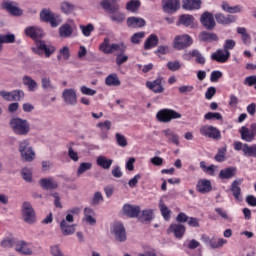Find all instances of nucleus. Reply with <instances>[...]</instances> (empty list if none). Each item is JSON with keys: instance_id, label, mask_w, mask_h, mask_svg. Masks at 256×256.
Listing matches in <instances>:
<instances>
[{"instance_id": "obj_47", "label": "nucleus", "mask_w": 256, "mask_h": 256, "mask_svg": "<svg viewBox=\"0 0 256 256\" xmlns=\"http://www.w3.org/2000/svg\"><path fill=\"white\" fill-rule=\"evenodd\" d=\"M204 119L207 121H221L223 116L219 112H208L205 114Z\"/></svg>"}, {"instance_id": "obj_31", "label": "nucleus", "mask_w": 256, "mask_h": 256, "mask_svg": "<svg viewBox=\"0 0 256 256\" xmlns=\"http://www.w3.org/2000/svg\"><path fill=\"white\" fill-rule=\"evenodd\" d=\"M159 45V37L155 34H151L144 43L145 51H149V49H153V47H157Z\"/></svg>"}, {"instance_id": "obj_24", "label": "nucleus", "mask_w": 256, "mask_h": 256, "mask_svg": "<svg viewBox=\"0 0 256 256\" xmlns=\"http://www.w3.org/2000/svg\"><path fill=\"white\" fill-rule=\"evenodd\" d=\"M237 175V167L230 166L228 168H224L220 170L219 172V179L222 180H228V179H233Z\"/></svg>"}, {"instance_id": "obj_6", "label": "nucleus", "mask_w": 256, "mask_h": 256, "mask_svg": "<svg viewBox=\"0 0 256 256\" xmlns=\"http://www.w3.org/2000/svg\"><path fill=\"white\" fill-rule=\"evenodd\" d=\"M200 23L206 31H213L215 27H217V22H215V16H213V13L206 11L202 13L200 16Z\"/></svg>"}, {"instance_id": "obj_36", "label": "nucleus", "mask_w": 256, "mask_h": 256, "mask_svg": "<svg viewBox=\"0 0 256 256\" xmlns=\"http://www.w3.org/2000/svg\"><path fill=\"white\" fill-rule=\"evenodd\" d=\"M65 101L69 103V105H75L77 103V93L75 92V90H65Z\"/></svg>"}, {"instance_id": "obj_53", "label": "nucleus", "mask_w": 256, "mask_h": 256, "mask_svg": "<svg viewBox=\"0 0 256 256\" xmlns=\"http://www.w3.org/2000/svg\"><path fill=\"white\" fill-rule=\"evenodd\" d=\"M0 41L2 42V45L4 43H15V34H0Z\"/></svg>"}, {"instance_id": "obj_29", "label": "nucleus", "mask_w": 256, "mask_h": 256, "mask_svg": "<svg viewBox=\"0 0 256 256\" xmlns=\"http://www.w3.org/2000/svg\"><path fill=\"white\" fill-rule=\"evenodd\" d=\"M158 207H159V210H160V213H161L163 219L165 221H170L171 220V211H170L169 207H167V205L165 204L163 199L159 200Z\"/></svg>"}, {"instance_id": "obj_40", "label": "nucleus", "mask_w": 256, "mask_h": 256, "mask_svg": "<svg viewBox=\"0 0 256 256\" xmlns=\"http://www.w3.org/2000/svg\"><path fill=\"white\" fill-rule=\"evenodd\" d=\"M237 33H238V35H241V39H242V42L244 43V45H247V43H249V41H251V36L249 35V33H247V28L238 27Z\"/></svg>"}, {"instance_id": "obj_22", "label": "nucleus", "mask_w": 256, "mask_h": 256, "mask_svg": "<svg viewBox=\"0 0 256 256\" xmlns=\"http://www.w3.org/2000/svg\"><path fill=\"white\" fill-rule=\"evenodd\" d=\"M241 183H243V179H236L232 182L230 187V191L236 201H243V198L241 197Z\"/></svg>"}, {"instance_id": "obj_8", "label": "nucleus", "mask_w": 256, "mask_h": 256, "mask_svg": "<svg viewBox=\"0 0 256 256\" xmlns=\"http://www.w3.org/2000/svg\"><path fill=\"white\" fill-rule=\"evenodd\" d=\"M112 235H114L116 241H119V243H125L127 241V231L123 223L116 222L113 224Z\"/></svg>"}, {"instance_id": "obj_42", "label": "nucleus", "mask_w": 256, "mask_h": 256, "mask_svg": "<svg viewBox=\"0 0 256 256\" xmlns=\"http://www.w3.org/2000/svg\"><path fill=\"white\" fill-rule=\"evenodd\" d=\"M22 81L23 84L26 85V87H28L29 91H35V89H37V82L33 80V78L29 76H24Z\"/></svg>"}, {"instance_id": "obj_43", "label": "nucleus", "mask_w": 256, "mask_h": 256, "mask_svg": "<svg viewBox=\"0 0 256 256\" xmlns=\"http://www.w3.org/2000/svg\"><path fill=\"white\" fill-rule=\"evenodd\" d=\"M200 168L207 175H211V176L215 175V165H213V164L210 166H207V163L205 161H201Z\"/></svg>"}, {"instance_id": "obj_28", "label": "nucleus", "mask_w": 256, "mask_h": 256, "mask_svg": "<svg viewBox=\"0 0 256 256\" xmlns=\"http://www.w3.org/2000/svg\"><path fill=\"white\" fill-rule=\"evenodd\" d=\"M40 186L42 187V189L49 191L50 189H57L58 184L57 182H55V180L53 178H42L39 181Z\"/></svg>"}, {"instance_id": "obj_12", "label": "nucleus", "mask_w": 256, "mask_h": 256, "mask_svg": "<svg viewBox=\"0 0 256 256\" xmlns=\"http://www.w3.org/2000/svg\"><path fill=\"white\" fill-rule=\"evenodd\" d=\"M34 53L37 55H43L45 53L46 57H51L55 53V47L45 44L43 41L36 42V48H33Z\"/></svg>"}, {"instance_id": "obj_10", "label": "nucleus", "mask_w": 256, "mask_h": 256, "mask_svg": "<svg viewBox=\"0 0 256 256\" xmlns=\"http://www.w3.org/2000/svg\"><path fill=\"white\" fill-rule=\"evenodd\" d=\"M1 7L2 9H4V11H7V13L12 15L13 17H21V15H23V10L17 7V3L13 1L4 0L1 3Z\"/></svg>"}, {"instance_id": "obj_37", "label": "nucleus", "mask_w": 256, "mask_h": 256, "mask_svg": "<svg viewBox=\"0 0 256 256\" xmlns=\"http://www.w3.org/2000/svg\"><path fill=\"white\" fill-rule=\"evenodd\" d=\"M140 7L141 1L139 0H130L126 3V9L130 11V13H136V11H139Z\"/></svg>"}, {"instance_id": "obj_32", "label": "nucleus", "mask_w": 256, "mask_h": 256, "mask_svg": "<svg viewBox=\"0 0 256 256\" xmlns=\"http://www.w3.org/2000/svg\"><path fill=\"white\" fill-rule=\"evenodd\" d=\"M183 9L193 11V9H201V0H183Z\"/></svg>"}, {"instance_id": "obj_1", "label": "nucleus", "mask_w": 256, "mask_h": 256, "mask_svg": "<svg viewBox=\"0 0 256 256\" xmlns=\"http://www.w3.org/2000/svg\"><path fill=\"white\" fill-rule=\"evenodd\" d=\"M100 5L106 13H110V19L116 23L125 21V14L119 12V4L116 0H102Z\"/></svg>"}, {"instance_id": "obj_44", "label": "nucleus", "mask_w": 256, "mask_h": 256, "mask_svg": "<svg viewBox=\"0 0 256 256\" xmlns=\"http://www.w3.org/2000/svg\"><path fill=\"white\" fill-rule=\"evenodd\" d=\"M191 57H195V61L196 63H198V65H205V57H203V55L201 54V52H199V50H192L190 52Z\"/></svg>"}, {"instance_id": "obj_4", "label": "nucleus", "mask_w": 256, "mask_h": 256, "mask_svg": "<svg viewBox=\"0 0 256 256\" xmlns=\"http://www.w3.org/2000/svg\"><path fill=\"white\" fill-rule=\"evenodd\" d=\"M200 135L207 137L208 139H213V141H221V130L217 129L215 126L203 125L199 129Z\"/></svg>"}, {"instance_id": "obj_38", "label": "nucleus", "mask_w": 256, "mask_h": 256, "mask_svg": "<svg viewBox=\"0 0 256 256\" xmlns=\"http://www.w3.org/2000/svg\"><path fill=\"white\" fill-rule=\"evenodd\" d=\"M243 155L245 157H256V144L249 146V144L245 143L243 148Z\"/></svg>"}, {"instance_id": "obj_11", "label": "nucleus", "mask_w": 256, "mask_h": 256, "mask_svg": "<svg viewBox=\"0 0 256 256\" xmlns=\"http://www.w3.org/2000/svg\"><path fill=\"white\" fill-rule=\"evenodd\" d=\"M165 83V79L161 76H159L157 79L153 81H147L146 87L150 89L153 93H164L165 87L163 84Z\"/></svg>"}, {"instance_id": "obj_52", "label": "nucleus", "mask_w": 256, "mask_h": 256, "mask_svg": "<svg viewBox=\"0 0 256 256\" xmlns=\"http://www.w3.org/2000/svg\"><path fill=\"white\" fill-rule=\"evenodd\" d=\"M144 38H145V32H137L132 35L131 43L133 45H139V43H141L142 39Z\"/></svg>"}, {"instance_id": "obj_45", "label": "nucleus", "mask_w": 256, "mask_h": 256, "mask_svg": "<svg viewBox=\"0 0 256 256\" xmlns=\"http://www.w3.org/2000/svg\"><path fill=\"white\" fill-rule=\"evenodd\" d=\"M110 47L111 44L109 38H104V41L100 44L99 49L102 51V53H105V55H111Z\"/></svg>"}, {"instance_id": "obj_49", "label": "nucleus", "mask_w": 256, "mask_h": 256, "mask_svg": "<svg viewBox=\"0 0 256 256\" xmlns=\"http://www.w3.org/2000/svg\"><path fill=\"white\" fill-rule=\"evenodd\" d=\"M80 29L82 31V34L84 37H91V33L95 31V26L93 24H88V25H80Z\"/></svg>"}, {"instance_id": "obj_54", "label": "nucleus", "mask_w": 256, "mask_h": 256, "mask_svg": "<svg viewBox=\"0 0 256 256\" xmlns=\"http://www.w3.org/2000/svg\"><path fill=\"white\" fill-rule=\"evenodd\" d=\"M115 139H116V143L119 147H127L128 143H127V138L125 137V135L116 133Z\"/></svg>"}, {"instance_id": "obj_35", "label": "nucleus", "mask_w": 256, "mask_h": 256, "mask_svg": "<svg viewBox=\"0 0 256 256\" xmlns=\"http://www.w3.org/2000/svg\"><path fill=\"white\" fill-rule=\"evenodd\" d=\"M96 163L102 169H111V165H113V159H107L105 156H98Z\"/></svg>"}, {"instance_id": "obj_5", "label": "nucleus", "mask_w": 256, "mask_h": 256, "mask_svg": "<svg viewBox=\"0 0 256 256\" xmlns=\"http://www.w3.org/2000/svg\"><path fill=\"white\" fill-rule=\"evenodd\" d=\"M191 45H193V38L188 34L178 35L173 41V47L178 51H183V49H187V47H191Z\"/></svg>"}, {"instance_id": "obj_63", "label": "nucleus", "mask_w": 256, "mask_h": 256, "mask_svg": "<svg viewBox=\"0 0 256 256\" xmlns=\"http://www.w3.org/2000/svg\"><path fill=\"white\" fill-rule=\"evenodd\" d=\"M244 85H248V87H253V85H256V76H248L244 80Z\"/></svg>"}, {"instance_id": "obj_62", "label": "nucleus", "mask_w": 256, "mask_h": 256, "mask_svg": "<svg viewBox=\"0 0 256 256\" xmlns=\"http://www.w3.org/2000/svg\"><path fill=\"white\" fill-rule=\"evenodd\" d=\"M142 217H144V220H146V221H152L153 220V209L143 210Z\"/></svg>"}, {"instance_id": "obj_23", "label": "nucleus", "mask_w": 256, "mask_h": 256, "mask_svg": "<svg viewBox=\"0 0 256 256\" xmlns=\"http://www.w3.org/2000/svg\"><path fill=\"white\" fill-rule=\"evenodd\" d=\"M198 39L202 43H213L219 41V36L213 32L202 31L199 33Z\"/></svg>"}, {"instance_id": "obj_13", "label": "nucleus", "mask_w": 256, "mask_h": 256, "mask_svg": "<svg viewBox=\"0 0 256 256\" xmlns=\"http://www.w3.org/2000/svg\"><path fill=\"white\" fill-rule=\"evenodd\" d=\"M186 231L187 228H185V225L173 223L168 227L167 234L171 235L173 233L176 239H183Z\"/></svg>"}, {"instance_id": "obj_60", "label": "nucleus", "mask_w": 256, "mask_h": 256, "mask_svg": "<svg viewBox=\"0 0 256 256\" xmlns=\"http://www.w3.org/2000/svg\"><path fill=\"white\" fill-rule=\"evenodd\" d=\"M167 68L170 71H179L181 69V63H179V61H169L167 63Z\"/></svg>"}, {"instance_id": "obj_39", "label": "nucleus", "mask_w": 256, "mask_h": 256, "mask_svg": "<svg viewBox=\"0 0 256 256\" xmlns=\"http://www.w3.org/2000/svg\"><path fill=\"white\" fill-rule=\"evenodd\" d=\"M222 9L226 13H241V11H242L241 6H239V5L230 6L229 3H227V2L222 3Z\"/></svg>"}, {"instance_id": "obj_61", "label": "nucleus", "mask_w": 256, "mask_h": 256, "mask_svg": "<svg viewBox=\"0 0 256 256\" xmlns=\"http://www.w3.org/2000/svg\"><path fill=\"white\" fill-rule=\"evenodd\" d=\"M77 27L75 24H65V37H71L73 31H76Z\"/></svg>"}, {"instance_id": "obj_55", "label": "nucleus", "mask_w": 256, "mask_h": 256, "mask_svg": "<svg viewBox=\"0 0 256 256\" xmlns=\"http://www.w3.org/2000/svg\"><path fill=\"white\" fill-rule=\"evenodd\" d=\"M91 167H93V164H91L89 162L81 163L77 170V175H83V173H85V171H89V169H91Z\"/></svg>"}, {"instance_id": "obj_56", "label": "nucleus", "mask_w": 256, "mask_h": 256, "mask_svg": "<svg viewBox=\"0 0 256 256\" xmlns=\"http://www.w3.org/2000/svg\"><path fill=\"white\" fill-rule=\"evenodd\" d=\"M74 215H79V208H72L70 210L67 211V215H66V221L68 223H73V217Z\"/></svg>"}, {"instance_id": "obj_9", "label": "nucleus", "mask_w": 256, "mask_h": 256, "mask_svg": "<svg viewBox=\"0 0 256 256\" xmlns=\"http://www.w3.org/2000/svg\"><path fill=\"white\" fill-rule=\"evenodd\" d=\"M19 151L24 161L31 162L35 159V152L33 151V148L29 146V141L23 140L22 142H20Z\"/></svg>"}, {"instance_id": "obj_41", "label": "nucleus", "mask_w": 256, "mask_h": 256, "mask_svg": "<svg viewBox=\"0 0 256 256\" xmlns=\"http://www.w3.org/2000/svg\"><path fill=\"white\" fill-rule=\"evenodd\" d=\"M223 245H227V240L223 238L212 237V242L210 244L211 249H221Z\"/></svg>"}, {"instance_id": "obj_50", "label": "nucleus", "mask_w": 256, "mask_h": 256, "mask_svg": "<svg viewBox=\"0 0 256 256\" xmlns=\"http://www.w3.org/2000/svg\"><path fill=\"white\" fill-rule=\"evenodd\" d=\"M16 244H17V240H15L13 236L5 238L1 242L2 247H4L5 249H11V247H13L14 245L16 246Z\"/></svg>"}, {"instance_id": "obj_51", "label": "nucleus", "mask_w": 256, "mask_h": 256, "mask_svg": "<svg viewBox=\"0 0 256 256\" xmlns=\"http://www.w3.org/2000/svg\"><path fill=\"white\" fill-rule=\"evenodd\" d=\"M21 174L26 183H31V181H33V172H31V169L23 168Z\"/></svg>"}, {"instance_id": "obj_2", "label": "nucleus", "mask_w": 256, "mask_h": 256, "mask_svg": "<svg viewBox=\"0 0 256 256\" xmlns=\"http://www.w3.org/2000/svg\"><path fill=\"white\" fill-rule=\"evenodd\" d=\"M181 117V113L169 108L161 109L156 114V119L159 123H171L173 119H181Z\"/></svg>"}, {"instance_id": "obj_17", "label": "nucleus", "mask_w": 256, "mask_h": 256, "mask_svg": "<svg viewBox=\"0 0 256 256\" xmlns=\"http://www.w3.org/2000/svg\"><path fill=\"white\" fill-rule=\"evenodd\" d=\"M122 211L126 217H129V219H135L139 217V213H141V207L131 204H124Z\"/></svg>"}, {"instance_id": "obj_16", "label": "nucleus", "mask_w": 256, "mask_h": 256, "mask_svg": "<svg viewBox=\"0 0 256 256\" xmlns=\"http://www.w3.org/2000/svg\"><path fill=\"white\" fill-rule=\"evenodd\" d=\"M23 95V90H14L12 92L0 91V97L4 98L5 101H21Z\"/></svg>"}, {"instance_id": "obj_18", "label": "nucleus", "mask_w": 256, "mask_h": 256, "mask_svg": "<svg viewBox=\"0 0 256 256\" xmlns=\"http://www.w3.org/2000/svg\"><path fill=\"white\" fill-rule=\"evenodd\" d=\"M230 57H231V52L225 51L223 49H218L216 52L212 53L211 55L212 61H216L217 63H227Z\"/></svg>"}, {"instance_id": "obj_21", "label": "nucleus", "mask_w": 256, "mask_h": 256, "mask_svg": "<svg viewBox=\"0 0 256 256\" xmlns=\"http://www.w3.org/2000/svg\"><path fill=\"white\" fill-rule=\"evenodd\" d=\"M212 189L213 186L211 185V181L207 179L199 180L196 185V191H198V193H202V195H205V193H211Z\"/></svg>"}, {"instance_id": "obj_3", "label": "nucleus", "mask_w": 256, "mask_h": 256, "mask_svg": "<svg viewBox=\"0 0 256 256\" xmlns=\"http://www.w3.org/2000/svg\"><path fill=\"white\" fill-rule=\"evenodd\" d=\"M10 127L13 129L16 135H27V133L30 131L29 122L19 117L11 119Z\"/></svg>"}, {"instance_id": "obj_46", "label": "nucleus", "mask_w": 256, "mask_h": 256, "mask_svg": "<svg viewBox=\"0 0 256 256\" xmlns=\"http://www.w3.org/2000/svg\"><path fill=\"white\" fill-rule=\"evenodd\" d=\"M225 155H227V147L219 148L214 159L217 163H223V161H225Z\"/></svg>"}, {"instance_id": "obj_64", "label": "nucleus", "mask_w": 256, "mask_h": 256, "mask_svg": "<svg viewBox=\"0 0 256 256\" xmlns=\"http://www.w3.org/2000/svg\"><path fill=\"white\" fill-rule=\"evenodd\" d=\"M103 201V194L101 192H96L92 199V205H99Z\"/></svg>"}, {"instance_id": "obj_7", "label": "nucleus", "mask_w": 256, "mask_h": 256, "mask_svg": "<svg viewBox=\"0 0 256 256\" xmlns=\"http://www.w3.org/2000/svg\"><path fill=\"white\" fill-rule=\"evenodd\" d=\"M22 217L25 221V223H28V225H33L35 221H37L35 217V210L33 209V206H31V203L24 202L22 205Z\"/></svg>"}, {"instance_id": "obj_26", "label": "nucleus", "mask_w": 256, "mask_h": 256, "mask_svg": "<svg viewBox=\"0 0 256 256\" xmlns=\"http://www.w3.org/2000/svg\"><path fill=\"white\" fill-rule=\"evenodd\" d=\"M145 25H147V23L143 18L129 17L127 19V26L132 27L133 29H139L141 27H145Z\"/></svg>"}, {"instance_id": "obj_19", "label": "nucleus", "mask_w": 256, "mask_h": 256, "mask_svg": "<svg viewBox=\"0 0 256 256\" xmlns=\"http://www.w3.org/2000/svg\"><path fill=\"white\" fill-rule=\"evenodd\" d=\"M24 33L26 37H30V39H33V41H37V39H41V37H43V29L37 26L26 27Z\"/></svg>"}, {"instance_id": "obj_33", "label": "nucleus", "mask_w": 256, "mask_h": 256, "mask_svg": "<svg viewBox=\"0 0 256 256\" xmlns=\"http://www.w3.org/2000/svg\"><path fill=\"white\" fill-rule=\"evenodd\" d=\"M105 83L108 87H119L121 80H119V76L116 73H112L106 77Z\"/></svg>"}, {"instance_id": "obj_15", "label": "nucleus", "mask_w": 256, "mask_h": 256, "mask_svg": "<svg viewBox=\"0 0 256 256\" xmlns=\"http://www.w3.org/2000/svg\"><path fill=\"white\" fill-rule=\"evenodd\" d=\"M162 7L165 13H176L181 9V0H162Z\"/></svg>"}, {"instance_id": "obj_25", "label": "nucleus", "mask_w": 256, "mask_h": 256, "mask_svg": "<svg viewBox=\"0 0 256 256\" xmlns=\"http://www.w3.org/2000/svg\"><path fill=\"white\" fill-rule=\"evenodd\" d=\"M15 250L18 253H21V255H33V250H31V248H29L27 245V242L23 240H17Z\"/></svg>"}, {"instance_id": "obj_30", "label": "nucleus", "mask_w": 256, "mask_h": 256, "mask_svg": "<svg viewBox=\"0 0 256 256\" xmlns=\"http://www.w3.org/2000/svg\"><path fill=\"white\" fill-rule=\"evenodd\" d=\"M195 18L189 14H183L179 17L177 25H184V27H193Z\"/></svg>"}, {"instance_id": "obj_48", "label": "nucleus", "mask_w": 256, "mask_h": 256, "mask_svg": "<svg viewBox=\"0 0 256 256\" xmlns=\"http://www.w3.org/2000/svg\"><path fill=\"white\" fill-rule=\"evenodd\" d=\"M110 51L111 53H115V51H120L121 53H125V51H127V46L123 42L119 44L113 43V44H110Z\"/></svg>"}, {"instance_id": "obj_58", "label": "nucleus", "mask_w": 256, "mask_h": 256, "mask_svg": "<svg viewBox=\"0 0 256 256\" xmlns=\"http://www.w3.org/2000/svg\"><path fill=\"white\" fill-rule=\"evenodd\" d=\"M127 61H129V56H127L121 52L116 56V64L118 66L123 65V63H127Z\"/></svg>"}, {"instance_id": "obj_34", "label": "nucleus", "mask_w": 256, "mask_h": 256, "mask_svg": "<svg viewBox=\"0 0 256 256\" xmlns=\"http://www.w3.org/2000/svg\"><path fill=\"white\" fill-rule=\"evenodd\" d=\"M163 133L165 137L170 141V143H173L174 145H179V134L175 133V131L171 129L163 130Z\"/></svg>"}, {"instance_id": "obj_27", "label": "nucleus", "mask_w": 256, "mask_h": 256, "mask_svg": "<svg viewBox=\"0 0 256 256\" xmlns=\"http://www.w3.org/2000/svg\"><path fill=\"white\" fill-rule=\"evenodd\" d=\"M240 135H241V140L242 141H246V143H253V141H255V136L253 135V132L243 126L240 131H239Z\"/></svg>"}, {"instance_id": "obj_59", "label": "nucleus", "mask_w": 256, "mask_h": 256, "mask_svg": "<svg viewBox=\"0 0 256 256\" xmlns=\"http://www.w3.org/2000/svg\"><path fill=\"white\" fill-rule=\"evenodd\" d=\"M221 77H223V72H221L219 70L212 71L211 76H210V81H211V83H217V81H219V79H221Z\"/></svg>"}, {"instance_id": "obj_57", "label": "nucleus", "mask_w": 256, "mask_h": 256, "mask_svg": "<svg viewBox=\"0 0 256 256\" xmlns=\"http://www.w3.org/2000/svg\"><path fill=\"white\" fill-rule=\"evenodd\" d=\"M235 45H237V42L233 39H227L225 40V43L223 45V50L227 51H233L235 49Z\"/></svg>"}, {"instance_id": "obj_20", "label": "nucleus", "mask_w": 256, "mask_h": 256, "mask_svg": "<svg viewBox=\"0 0 256 256\" xmlns=\"http://www.w3.org/2000/svg\"><path fill=\"white\" fill-rule=\"evenodd\" d=\"M216 22L219 25H231V23H235L237 21V16L226 15L223 13H216L214 15Z\"/></svg>"}, {"instance_id": "obj_14", "label": "nucleus", "mask_w": 256, "mask_h": 256, "mask_svg": "<svg viewBox=\"0 0 256 256\" xmlns=\"http://www.w3.org/2000/svg\"><path fill=\"white\" fill-rule=\"evenodd\" d=\"M40 19L43 23H50L51 27H59V22H57L55 14H53L50 9H42Z\"/></svg>"}]
</instances>
